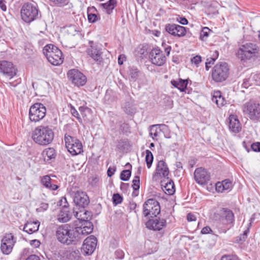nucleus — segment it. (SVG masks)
<instances>
[{"label":"nucleus","instance_id":"obj_33","mask_svg":"<svg viewBox=\"0 0 260 260\" xmlns=\"http://www.w3.org/2000/svg\"><path fill=\"white\" fill-rule=\"evenodd\" d=\"M88 54L94 60L101 62L102 60L101 52L96 48L91 47V49L88 50Z\"/></svg>","mask_w":260,"mask_h":260},{"label":"nucleus","instance_id":"obj_10","mask_svg":"<svg viewBox=\"0 0 260 260\" xmlns=\"http://www.w3.org/2000/svg\"><path fill=\"white\" fill-rule=\"evenodd\" d=\"M243 112L251 120L260 118V105L258 103L250 101L243 106Z\"/></svg>","mask_w":260,"mask_h":260},{"label":"nucleus","instance_id":"obj_16","mask_svg":"<svg viewBox=\"0 0 260 260\" xmlns=\"http://www.w3.org/2000/svg\"><path fill=\"white\" fill-rule=\"evenodd\" d=\"M68 76L73 83L78 86L84 85L86 82V77L75 69L70 70L68 73Z\"/></svg>","mask_w":260,"mask_h":260},{"label":"nucleus","instance_id":"obj_42","mask_svg":"<svg viewBox=\"0 0 260 260\" xmlns=\"http://www.w3.org/2000/svg\"><path fill=\"white\" fill-rule=\"evenodd\" d=\"M210 31H211V30L208 27H204L200 34L201 39L204 40L205 39L207 38L209 36Z\"/></svg>","mask_w":260,"mask_h":260},{"label":"nucleus","instance_id":"obj_43","mask_svg":"<svg viewBox=\"0 0 260 260\" xmlns=\"http://www.w3.org/2000/svg\"><path fill=\"white\" fill-rule=\"evenodd\" d=\"M222 183L225 191L231 189L232 187V182L229 179H225L222 181Z\"/></svg>","mask_w":260,"mask_h":260},{"label":"nucleus","instance_id":"obj_24","mask_svg":"<svg viewBox=\"0 0 260 260\" xmlns=\"http://www.w3.org/2000/svg\"><path fill=\"white\" fill-rule=\"evenodd\" d=\"M156 173L160 176L166 177L169 173V168L167 165L164 160H159L157 165Z\"/></svg>","mask_w":260,"mask_h":260},{"label":"nucleus","instance_id":"obj_13","mask_svg":"<svg viewBox=\"0 0 260 260\" xmlns=\"http://www.w3.org/2000/svg\"><path fill=\"white\" fill-rule=\"evenodd\" d=\"M93 231V224L90 221H85L82 223L80 226L74 229L75 233H76L77 241L81 239L83 237L90 234Z\"/></svg>","mask_w":260,"mask_h":260},{"label":"nucleus","instance_id":"obj_17","mask_svg":"<svg viewBox=\"0 0 260 260\" xmlns=\"http://www.w3.org/2000/svg\"><path fill=\"white\" fill-rule=\"evenodd\" d=\"M149 58L153 64L158 66L163 65L166 60V57L162 52L157 48L151 50L150 52Z\"/></svg>","mask_w":260,"mask_h":260},{"label":"nucleus","instance_id":"obj_34","mask_svg":"<svg viewBox=\"0 0 260 260\" xmlns=\"http://www.w3.org/2000/svg\"><path fill=\"white\" fill-rule=\"evenodd\" d=\"M116 5V0H109L107 3L101 4V6L106 9V12L108 14L112 13Z\"/></svg>","mask_w":260,"mask_h":260},{"label":"nucleus","instance_id":"obj_39","mask_svg":"<svg viewBox=\"0 0 260 260\" xmlns=\"http://www.w3.org/2000/svg\"><path fill=\"white\" fill-rule=\"evenodd\" d=\"M160 132V129L157 125L151 126L150 129V135L154 139L158 136L159 133Z\"/></svg>","mask_w":260,"mask_h":260},{"label":"nucleus","instance_id":"obj_53","mask_svg":"<svg viewBox=\"0 0 260 260\" xmlns=\"http://www.w3.org/2000/svg\"><path fill=\"white\" fill-rule=\"evenodd\" d=\"M71 112L73 116L76 117L79 121L81 120L80 117L79 116V113L73 107H71Z\"/></svg>","mask_w":260,"mask_h":260},{"label":"nucleus","instance_id":"obj_5","mask_svg":"<svg viewBox=\"0 0 260 260\" xmlns=\"http://www.w3.org/2000/svg\"><path fill=\"white\" fill-rule=\"evenodd\" d=\"M20 14L24 22L30 23L39 18V9L36 5L26 3L21 8Z\"/></svg>","mask_w":260,"mask_h":260},{"label":"nucleus","instance_id":"obj_50","mask_svg":"<svg viewBox=\"0 0 260 260\" xmlns=\"http://www.w3.org/2000/svg\"><path fill=\"white\" fill-rule=\"evenodd\" d=\"M123 108L124 109V111L126 113L131 114L132 112V108L131 106V104L129 103H126L123 106Z\"/></svg>","mask_w":260,"mask_h":260},{"label":"nucleus","instance_id":"obj_48","mask_svg":"<svg viewBox=\"0 0 260 260\" xmlns=\"http://www.w3.org/2000/svg\"><path fill=\"white\" fill-rule=\"evenodd\" d=\"M223 187V185L221 182H218L217 183H216L215 188H216V190L217 192H222L224 191H225Z\"/></svg>","mask_w":260,"mask_h":260},{"label":"nucleus","instance_id":"obj_52","mask_svg":"<svg viewBox=\"0 0 260 260\" xmlns=\"http://www.w3.org/2000/svg\"><path fill=\"white\" fill-rule=\"evenodd\" d=\"M191 61L192 63H193L196 65L198 66L201 61V57L200 56L197 55L191 59Z\"/></svg>","mask_w":260,"mask_h":260},{"label":"nucleus","instance_id":"obj_4","mask_svg":"<svg viewBox=\"0 0 260 260\" xmlns=\"http://www.w3.org/2000/svg\"><path fill=\"white\" fill-rule=\"evenodd\" d=\"M43 54L45 55L49 62L54 66H58L62 63L63 58L61 51L52 44L46 45L43 49Z\"/></svg>","mask_w":260,"mask_h":260},{"label":"nucleus","instance_id":"obj_20","mask_svg":"<svg viewBox=\"0 0 260 260\" xmlns=\"http://www.w3.org/2000/svg\"><path fill=\"white\" fill-rule=\"evenodd\" d=\"M166 30L169 34L178 37L184 36L186 32L184 27L175 24H168L166 25Z\"/></svg>","mask_w":260,"mask_h":260},{"label":"nucleus","instance_id":"obj_61","mask_svg":"<svg viewBox=\"0 0 260 260\" xmlns=\"http://www.w3.org/2000/svg\"><path fill=\"white\" fill-rule=\"evenodd\" d=\"M116 171V169L113 168H109L108 169V171H107V175L109 177H111L114 174V172L115 171Z\"/></svg>","mask_w":260,"mask_h":260},{"label":"nucleus","instance_id":"obj_38","mask_svg":"<svg viewBox=\"0 0 260 260\" xmlns=\"http://www.w3.org/2000/svg\"><path fill=\"white\" fill-rule=\"evenodd\" d=\"M139 72L138 69L133 68L129 69V77L132 81H136L139 77Z\"/></svg>","mask_w":260,"mask_h":260},{"label":"nucleus","instance_id":"obj_44","mask_svg":"<svg viewBox=\"0 0 260 260\" xmlns=\"http://www.w3.org/2000/svg\"><path fill=\"white\" fill-rule=\"evenodd\" d=\"M53 4L58 7H63L68 3V0H49Z\"/></svg>","mask_w":260,"mask_h":260},{"label":"nucleus","instance_id":"obj_40","mask_svg":"<svg viewBox=\"0 0 260 260\" xmlns=\"http://www.w3.org/2000/svg\"><path fill=\"white\" fill-rule=\"evenodd\" d=\"M64 32L69 36H74L78 33L76 26L73 25L66 27L64 28Z\"/></svg>","mask_w":260,"mask_h":260},{"label":"nucleus","instance_id":"obj_7","mask_svg":"<svg viewBox=\"0 0 260 260\" xmlns=\"http://www.w3.org/2000/svg\"><path fill=\"white\" fill-rule=\"evenodd\" d=\"M160 212L159 204L155 199H148L143 204V213L145 217H156Z\"/></svg>","mask_w":260,"mask_h":260},{"label":"nucleus","instance_id":"obj_64","mask_svg":"<svg viewBox=\"0 0 260 260\" xmlns=\"http://www.w3.org/2000/svg\"><path fill=\"white\" fill-rule=\"evenodd\" d=\"M26 260H40L39 256L36 255H29Z\"/></svg>","mask_w":260,"mask_h":260},{"label":"nucleus","instance_id":"obj_19","mask_svg":"<svg viewBox=\"0 0 260 260\" xmlns=\"http://www.w3.org/2000/svg\"><path fill=\"white\" fill-rule=\"evenodd\" d=\"M235 221L233 212L228 209L223 208L220 213V221L224 225H230L232 227Z\"/></svg>","mask_w":260,"mask_h":260},{"label":"nucleus","instance_id":"obj_3","mask_svg":"<svg viewBox=\"0 0 260 260\" xmlns=\"http://www.w3.org/2000/svg\"><path fill=\"white\" fill-rule=\"evenodd\" d=\"M76 234L74 229H72L68 224L59 226L56 231V236L58 241L67 245L77 241Z\"/></svg>","mask_w":260,"mask_h":260},{"label":"nucleus","instance_id":"obj_28","mask_svg":"<svg viewBox=\"0 0 260 260\" xmlns=\"http://www.w3.org/2000/svg\"><path fill=\"white\" fill-rule=\"evenodd\" d=\"M168 179V177H167ZM161 188L163 191L168 195H172L175 192V185L171 180H168L167 182H161Z\"/></svg>","mask_w":260,"mask_h":260},{"label":"nucleus","instance_id":"obj_21","mask_svg":"<svg viewBox=\"0 0 260 260\" xmlns=\"http://www.w3.org/2000/svg\"><path fill=\"white\" fill-rule=\"evenodd\" d=\"M146 226L150 230L160 231L166 225V221L164 219L155 218L150 219L146 222Z\"/></svg>","mask_w":260,"mask_h":260},{"label":"nucleus","instance_id":"obj_45","mask_svg":"<svg viewBox=\"0 0 260 260\" xmlns=\"http://www.w3.org/2000/svg\"><path fill=\"white\" fill-rule=\"evenodd\" d=\"M113 202L115 205L120 204L122 201V197L118 193L114 194L113 196Z\"/></svg>","mask_w":260,"mask_h":260},{"label":"nucleus","instance_id":"obj_9","mask_svg":"<svg viewBox=\"0 0 260 260\" xmlns=\"http://www.w3.org/2000/svg\"><path fill=\"white\" fill-rule=\"evenodd\" d=\"M46 113V108L42 104L35 103L29 109V117L30 121L38 122L45 116Z\"/></svg>","mask_w":260,"mask_h":260},{"label":"nucleus","instance_id":"obj_35","mask_svg":"<svg viewBox=\"0 0 260 260\" xmlns=\"http://www.w3.org/2000/svg\"><path fill=\"white\" fill-rule=\"evenodd\" d=\"M218 52L216 50L214 51L211 57L207 58V61L206 62V69L208 70L210 67V64L214 63V61L218 57Z\"/></svg>","mask_w":260,"mask_h":260},{"label":"nucleus","instance_id":"obj_27","mask_svg":"<svg viewBox=\"0 0 260 260\" xmlns=\"http://www.w3.org/2000/svg\"><path fill=\"white\" fill-rule=\"evenodd\" d=\"M39 225V221H29L25 224L23 231L31 234L38 231Z\"/></svg>","mask_w":260,"mask_h":260},{"label":"nucleus","instance_id":"obj_32","mask_svg":"<svg viewBox=\"0 0 260 260\" xmlns=\"http://www.w3.org/2000/svg\"><path fill=\"white\" fill-rule=\"evenodd\" d=\"M96 11V9L94 7L88 9V20L90 22L94 23L99 19V16L94 13Z\"/></svg>","mask_w":260,"mask_h":260},{"label":"nucleus","instance_id":"obj_60","mask_svg":"<svg viewBox=\"0 0 260 260\" xmlns=\"http://www.w3.org/2000/svg\"><path fill=\"white\" fill-rule=\"evenodd\" d=\"M211 231H212V230L209 226H206L202 229V230L201 231V233L203 234H206L209 233L210 232H211Z\"/></svg>","mask_w":260,"mask_h":260},{"label":"nucleus","instance_id":"obj_12","mask_svg":"<svg viewBox=\"0 0 260 260\" xmlns=\"http://www.w3.org/2000/svg\"><path fill=\"white\" fill-rule=\"evenodd\" d=\"M17 71L12 62L6 60L0 61V72L6 77L11 79L16 75Z\"/></svg>","mask_w":260,"mask_h":260},{"label":"nucleus","instance_id":"obj_23","mask_svg":"<svg viewBox=\"0 0 260 260\" xmlns=\"http://www.w3.org/2000/svg\"><path fill=\"white\" fill-rule=\"evenodd\" d=\"M72 215V213L69 211L68 207L64 206L60 210L57 219L59 222H67L70 220Z\"/></svg>","mask_w":260,"mask_h":260},{"label":"nucleus","instance_id":"obj_37","mask_svg":"<svg viewBox=\"0 0 260 260\" xmlns=\"http://www.w3.org/2000/svg\"><path fill=\"white\" fill-rule=\"evenodd\" d=\"M145 152V161L148 168H150L153 160V156L151 152L149 150H146Z\"/></svg>","mask_w":260,"mask_h":260},{"label":"nucleus","instance_id":"obj_63","mask_svg":"<svg viewBox=\"0 0 260 260\" xmlns=\"http://www.w3.org/2000/svg\"><path fill=\"white\" fill-rule=\"evenodd\" d=\"M115 254L118 258L121 259L124 257V253L122 250H117L115 252Z\"/></svg>","mask_w":260,"mask_h":260},{"label":"nucleus","instance_id":"obj_1","mask_svg":"<svg viewBox=\"0 0 260 260\" xmlns=\"http://www.w3.org/2000/svg\"><path fill=\"white\" fill-rule=\"evenodd\" d=\"M33 141L40 145L46 146L50 144L54 139V132L48 126L40 125L32 132Z\"/></svg>","mask_w":260,"mask_h":260},{"label":"nucleus","instance_id":"obj_25","mask_svg":"<svg viewBox=\"0 0 260 260\" xmlns=\"http://www.w3.org/2000/svg\"><path fill=\"white\" fill-rule=\"evenodd\" d=\"M41 183L50 190H56L58 188V186L53 183L52 180L48 175L44 176L41 178Z\"/></svg>","mask_w":260,"mask_h":260},{"label":"nucleus","instance_id":"obj_11","mask_svg":"<svg viewBox=\"0 0 260 260\" xmlns=\"http://www.w3.org/2000/svg\"><path fill=\"white\" fill-rule=\"evenodd\" d=\"M96 245V238L91 235L84 241L81 247V252L84 255H91L95 250Z\"/></svg>","mask_w":260,"mask_h":260},{"label":"nucleus","instance_id":"obj_47","mask_svg":"<svg viewBox=\"0 0 260 260\" xmlns=\"http://www.w3.org/2000/svg\"><path fill=\"white\" fill-rule=\"evenodd\" d=\"M49 205L47 203H42L40 204V206L39 208L37 209V212H44L46 211L48 208Z\"/></svg>","mask_w":260,"mask_h":260},{"label":"nucleus","instance_id":"obj_56","mask_svg":"<svg viewBox=\"0 0 260 260\" xmlns=\"http://www.w3.org/2000/svg\"><path fill=\"white\" fill-rule=\"evenodd\" d=\"M187 219L189 221H193L196 220V216L191 213H189L187 215Z\"/></svg>","mask_w":260,"mask_h":260},{"label":"nucleus","instance_id":"obj_14","mask_svg":"<svg viewBox=\"0 0 260 260\" xmlns=\"http://www.w3.org/2000/svg\"><path fill=\"white\" fill-rule=\"evenodd\" d=\"M74 202L77 206L84 208L89 203V198L85 192L81 190L72 192Z\"/></svg>","mask_w":260,"mask_h":260},{"label":"nucleus","instance_id":"obj_41","mask_svg":"<svg viewBox=\"0 0 260 260\" xmlns=\"http://www.w3.org/2000/svg\"><path fill=\"white\" fill-rule=\"evenodd\" d=\"M131 175V171L129 170H125L120 174V179L123 181H127Z\"/></svg>","mask_w":260,"mask_h":260},{"label":"nucleus","instance_id":"obj_31","mask_svg":"<svg viewBox=\"0 0 260 260\" xmlns=\"http://www.w3.org/2000/svg\"><path fill=\"white\" fill-rule=\"evenodd\" d=\"M171 83L173 86L178 88L180 91H184L188 84V80L179 79L178 81L172 80Z\"/></svg>","mask_w":260,"mask_h":260},{"label":"nucleus","instance_id":"obj_54","mask_svg":"<svg viewBox=\"0 0 260 260\" xmlns=\"http://www.w3.org/2000/svg\"><path fill=\"white\" fill-rule=\"evenodd\" d=\"M252 78L256 85H260V73L254 75Z\"/></svg>","mask_w":260,"mask_h":260},{"label":"nucleus","instance_id":"obj_26","mask_svg":"<svg viewBox=\"0 0 260 260\" xmlns=\"http://www.w3.org/2000/svg\"><path fill=\"white\" fill-rule=\"evenodd\" d=\"M42 155L44 160L49 162L55 159L56 154L55 149L50 147L44 149L42 153Z\"/></svg>","mask_w":260,"mask_h":260},{"label":"nucleus","instance_id":"obj_18","mask_svg":"<svg viewBox=\"0 0 260 260\" xmlns=\"http://www.w3.org/2000/svg\"><path fill=\"white\" fill-rule=\"evenodd\" d=\"M194 178L198 184L204 185L207 184L210 180V175L204 168H199L195 170Z\"/></svg>","mask_w":260,"mask_h":260},{"label":"nucleus","instance_id":"obj_8","mask_svg":"<svg viewBox=\"0 0 260 260\" xmlns=\"http://www.w3.org/2000/svg\"><path fill=\"white\" fill-rule=\"evenodd\" d=\"M64 142L68 151L72 155H76L82 152V143L76 138L66 134Z\"/></svg>","mask_w":260,"mask_h":260},{"label":"nucleus","instance_id":"obj_51","mask_svg":"<svg viewBox=\"0 0 260 260\" xmlns=\"http://www.w3.org/2000/svg\"><path fill=\"white\" fill-rule=\"evenodd\" d=\"M251 147L254 151L260 152V142L253 143Z\"/></svg>","mask_w":260,"mask_h":260},{"label":"nucleus","instance_id":"obj_2","mask_svg":"<svg viewBox=\"0 0 260 260\" xmlns=\"http://www.w3.org/2000/svg\"><path fill=\"white\" fill-rule=\"evenodd\" d=\"M237 56L242 61L255 59L260 57V49L255 44L247 43L239 48Z\"/></svg>","mask_w":260,"mask_h":260},{"label":"nucleus","instance_id":"obj_59","mask_svg":"<svg viewBox=\"0 0 260 260\" xmlns=\"http://www.w3.org/2000/svg\"><path fill=\"white\" fill-rule=\"evenodd\" d=\"M125 59V56L124 54H121L119 56L118 58V62L119 64L121 65L123 63V61Z\"/></svg>","mask_w":260,"mask_h":260},{"label":"nucleus","instance_id":"obj_55","mask_svg":"<svg viewBox=\"0 0 260 260\" xmlns=\"http://www.w3.org/2000/svg\"><path fill=\"white\" fill-rule=\"evenodd\" d=\"M249 233V228H247V230H245L243 232V234L240 236V241H245V239L247 236V234Z\"/></svg>","mask_w":260,"mask_h":260},{"label":"nucleus","instance_id":"obj_36","mask_svg":"<svg viewBox=\"0 0 260 260\" xmlns=\"http://www.w3.org/2000/svg\"><path fill=\"white\" fill-rule=\"evenodd\" d=\"M132 187L134 190L133 196L136 197L138 194L137 190H138L140 188V177L139 176H136L135 179L133 180Z\"/></svg>","mask_w":260,"mask_h":260},{"label":"nucleus","instance_id":"obj_62","mask_svg":"<svg viewBox=\"0 0 260 260\" xmlns=\"http://www.w3.org/2000/svg\"><path fill=\"white\" fill-rule=\"evenodd\" d=\"M0 8L3 11L7 10V6L5 5V1L4 0H0Z\"/></svg>","mask_w":260,"mask_h":260},{"label":"nucleus","instance_id":"obj_49","mask_svg":"<svg viewBox=\"0 0 260 260\" xmlns=\"http://www.w3.org/2000/svg\"><path fill=\"white\" fill-rule=\"evenodd\" d=\"M99 178L96 176H92L89 179V182L92 186L96 185L99 182Z\"/></svg>","mask_w":260,"mask_h":260},{"label":"nucleus","instance_id":"obj_15","mask_svg":"<svg viewBox=\"0 0 260 260\" xmlns=\"http://www.w3.org/2000/svg\"><path fill=\"white\" fill-rule=\"evenodd\" d=\"M15 241L11 234H6L2 240L1 251L4 254H10L13 249Z\"/></svg>","mask_w":260,"mask_h":260},{"label":"nucleus","instance_id":"obj_46","mask_svg":"<svg viewBox=\"0 0 260 260\" xmlns=\"http://www.w3.org/2000/svg\"><path fill=\"white\" fill-rule=\"evenodd\" d=\"M221 260H239L238 256L235 255H223L221 258Z\"/></svg>","mask_w":260,"mask_h":260},{"label":"nucleus","instance_id":"obj_6","mask_svg":"<svg viewBox=\"0 0 260 260\" xmlns=\"http://www.w3.org/2000/svg\"><path fill=\"white\" fill-rule=\"evenodd\" d=\"M229 75V68L224 62L217 63L212 71V79L216 82H221L225 81Z\"/></svg>","mask_w":260,"mask_h":260},{"label":"nucleus","instance_id":"obj_30","mask_svg":"<svg viewBox=\"0 0 260 260\" xmlns=\"http://www.w3.org/2000/svg\"><path fill=\"white\" fill-rule=\"evenodd\" d=\"M212 101L213 103H216L218 107L223 106L225 103V101L221 95V92L219 91L214 92Z\"/></svg>","mask_w":260,"mask_h":260},{"label":"nucleus","instance_id":"obj_29","mask_svg":"<svg viewBox=\"0 0 260 260\" xmlns=\"http://www.w3.org/2000/svg\"><path fill=\"white\" fill-rule=\"evenodd\" d=\"M75 216L78 220L82 221V223H84L85 221H89L91 214L90 212L83 208L79 212H76Z\"/></svg>","mask_w":260,"mask_h":260},{"label":"nucleus","instance_id":"obj_57","mask_svg":"<svg viewBox=\"0 0 260 260\" xmlns=\"http://www.w3.org/2000/svg\"><path fill=\"white\" fill-rule=\"evenodd\" d=\"M79 110L83 116H86L85 114H84V112L90 113L91 111L89 108L84 107H80Z\"/></svg>","mask_w":260,"mask_h":260},{"label":"nucleus","instance_id":"obj_58","mask_svg":"<svg viewBox=\"0 0 260 260\" xmlns=\"http://www.w3.org/2000/svg\"><path fill=\"white\" fill-rule=\"evenodd\" d=\"M40 242L38 240H34L30 241V244L33 247L37 248L40 245Z\"/></svg>","mask_w":260,"mask_h":260},{"label":"nucleus","instance_id":"obj_22","mask_svg":"<svg viewBox=\"0 0 260 260\" xmlns=\"http://www.w3.org/2000/svg\"><path fill=\"white\" fill-rule=\"evenodd\" d=\"M229 129L233 132L237 133L241 129L240 123L237 116L234 115H231L229 118Z\"/></svg>","mask_w":260,"mask_h":260}]
</instances>
